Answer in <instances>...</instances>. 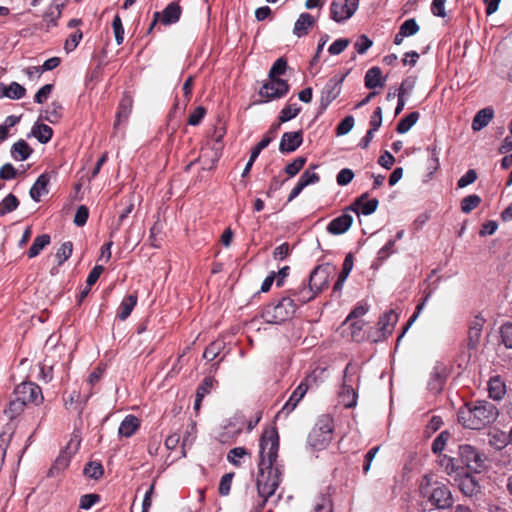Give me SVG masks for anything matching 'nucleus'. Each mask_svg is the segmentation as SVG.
<instances>
[{"instance_id": "nucleus-17", "label": "nucleus", "mask_w": 512, "mask_h": 512, "mask_svg": "<svg viewBox=\"0 0 512 512\" xmlns=\"http://www.w3.org/2000/svg\"><path fill=\"white\" fill-rule=\"evenodd\" d=\"M352 211L347 207L343 213L334 218L327 226V231L332 235H341L349 230L353 223Z\"/></svg>"}, {"instance_id": "nucleus-45", "label": "nucleus", "mask_w": 512, "mask_h": 512, "mask_svg": "<svg viewBox=\"0 0 512 512\" xmlns=\"http://www.w3.org/2000/svg\"><path fill=\"white\" fill-rule=\"evenodd\" d=\"M481 203V197L476 194H471L464 197L461 201V210L463 213L468 214Z\"/></svg>"}, {"instance_id": "nucleus-10", "label": "nucleus", "mask_w": 512, "mask_h": 512, "mask_svg": "<svg viewBox=\"0 0 512 512\" xmlns=\"http://www.w3.org/2000/svg\"><path fill=\"white\" fill-rule=\"evenodd\" d=\"M289 91L287 81L280 78H268L259 90V95L266 98L265 102L284 97Z\"/></svg>"}, {"instance_id": "nucleus-50", "label": "nucleus", "mask_w": 512, "mask_h": 512, "mask_svg": "<svg viewBox=\"0 0 512 512\" xmlns=\"http://www.w3.org/2000/svg\"><path fill=\"white\" fill-rule=\"evenodd\" d=\"M73 244L70 241L64 242L56 252L58 264H63L72 254Z\"/></svg>"}, {"instance_id": "nucleus-3", "label": "nucleus", "mask_w": 512, "mask_h": 512, "mask_svg": "<svg viewBox=\"0 0 512 512\" xmlns=\"http://www.w3.org/2000/svg\"><path fill=\"white\" fill-rule=\"evenodd\" d=\"M297 310V305L290 296L266 305L261 313L262 319L269 324H282L290 320Z\"/></svg>"}, {"instance_id": "nucleus-29", "label": "nucleus", "mask_w": 512, "mask_h": 512, "mask_svg": "<svg viewBox=\"0 0 512 512\" xmlns=\"http://www.w3.org/2000/svg\"><path fill=\"white\" fill-rule=\"evenodd\" d=\"M33 150L30 148L25 140H19L13 144L11 148V156L17 161H25L32 154Z\"/></svg>"}, {"instance_id": "nucleus-31", "label": "nucleus", "mask_w": 512, "mask_h": 512, "mask_svg": "<svg viewBox=\"0 0 512 512\" xmlns=\"http://www.w3.org/2000/svg\"><path fill=\"white\" fill-rule=\"evenodd\" d=\"M445 383V375L443 370L436 366L430 374V379L428 382V388L430 391L434 393H438L442 390L443 385Z\"/></svg>"}, {"instance_id": "nucleus-57", "label": "nucleus", "mask_w": 512, "mask_h": 512, "mask_svg": "<svg viewBox=\"0 0 512 512\" xmlns=\"http://www.w3.org/2000/svg\"><path fill=\"white\" fill-rule=\"evenodd\" d=\"M89 217V210L86 206L81 205L77 208L74 216V224L78 227H82L86 224Z\"/></svg>"}, {"instance_id": "nucleus-53", "label": "nucleus", "mask_w": 512, "mask_h": 512, "mask_svg": "<svg viewBox=\"0 0 512 512\" xmlns=\"http://www.w3.org/2000/svg\"><path fill=\"white\" fill-rule=\"evenodd\" d=\"M247 455V451L243 447H235L228 452L227 459L234 466L239 467L241 465L240 459Z\"/></svg>"}, {"instance_id": "nucleus-55", "label": "nucleus", "mask_w": 512, "mask_h": 512, "mask_svg": "<svg viewBox=\"0 0 512 512\" xmlns=\"http://www.w3.org/2000/svg\"><path fill=\"white\" fill-rule=\"evenodd\" d=\"M233 477H234V473H227L221 477L220 483H219V488H218L219 494L221 496L229 495Z\"/></svg>"}, {"instance_id": "nucleus-1", "label": "nucleus", "mask_w": 512, "mask_h": 512, "mask_svg": "<svg viewBox=\"0 0 512 512\" xmlns=\"http://www.w3.org/2000/svg\"><path fill=\"white\" fill-rule=\"evenodd\" d=\"M260 461L258 465L257 490L266 501L277 490L282 469L277 464L279 436L275 428L265 430L260 438Z\"/></svg>"}, {"instance_id": "nucleus-14", "label": "nucleus", "mask_w": 512, "mask_h": 512, "mask_svg": "<svg viewBox=\"0 0 512 512\" xmlns=\"http://www.w3.org/2000/svg\"><path fill=\"white\" fill-rule=\"evenodd\" d=\"M181 16V7L176 2L168 4L162 12H155L153 15V21L149 27V32L155 27L158 21L164 25H170L176 23Z\"/></svg>"}, {"instance_id": "nucleus-24", "label": "nucleus", "mask_w": 512, "mask_h": 512, "mask_svg": "<svg viewBox=\"0 0 512 512\" xmlns=\"http://www.w3.org/2000/svg\"><path fill=\"white\" fill-rule=\"evenodd\" d=\"M49 181H50V177L46 173L41 174L37 178L36 182L31 187L30 192H29L30 193V197L34 201L39 202L40 199H41V196L48 193L47 186L49 184Z\"/></svg>"}, {"instance_id": "nucleus-35", "label": "nucleus", "mask_w": 512, "mask_h": 512, "mask_svg": "<svg viewBox=\"0 0 512 512\" xmlns=\"http://www.w3.org/2000/svg\"><path fill=\"white\" fill-rule=\"evenodd\" d=\"M214 379L212 377H205L203 382L198 386L196 390V398L194 403V408L198 410L200 408V404L202 399L210 393L213 387Z\"/></svg>"}, {"instance_id": "nucleus-8", "label": "nucleus", "mask_w": 512, "mask_h": 512, "mask_svg": "<svg viewBox=\"0 0 512 512\" xmlns=\"http://www.w3.org/2000/svg\"><path fill=\"white\" fill-rule=\"evenodd\" d=\"M336 271V267L328 263L316 266L310 273L308 282L318 294L329 285V278Z\"/></svg>"}, {"instance_id": "nucleus-64", "label": "nucleus", "mask_w": 512, "mask_h": 512, "mask_svg": "<svg viewBox=\"0 0 512 512\" xmlns=\"http://www.w3.org/2000/svg\"><path fill=\"white\" fill-rule=\"evenodd\" d=\"M477 179V173L474 169H469L457 182L458 188H465L474 183Z\"/></svg>"}, {"instance_id": "nucleus-18", "label": "nucleus", "mask_w": 512, "mask_h": 512, "mask_svg": "<svg viewBox=\"0 0 512 512\" xmlns=\"http://www.w3.org/2000/svg\"><path fill=\"white\" fill-rule=\"evenodd\" d=\"M378 205L379 201L376 198L369 199L368 193H364L349 206V209L357 215L368 216L376 211Z\"/></svg>"}, {"instance_id": "nucleus-51", "label": "nucleus", "mask_w": 512, "mask_h": 512, "mask_svg": "<svg viewBox=\"0 0 512 512\" xmlns=\"http://www.w3.org/2000/svg\"><path fill=\"white\" fill-rule=\"evenodd\" d=\"M502 343L506 348L512 349V322H506L500 327Z\"/></svg>"}, {"instance_id": "nucleus-54", "label": "nucleus", "mask_w": 512, "mask_h": 512, "mask_svg": "<svg viewBox=\"0 0 512 512\" xmlns=\"http://www.w3.org/2000/svg\"><path fill=\"white\" fill-rule=\"evenodd\" d=\"M354 122L353 116H346L336 127V135L343 136L348 134L352 130Z\"/></svg>"}, {"instance_id": "nucleus-36", "label": "nucleus", "mask_w": 512, "mask_h": 512, "mask_svg": "<svg viewBox=\"0 0 512 512\" xmlns=\"http://www.w3.org/2000/svg\"><path fill=\"white\" fill-rule=\"evenodd\" d=\"M50 236L48 234H42L37 236L31 247L29 248L27 255L29 258H34L40 254V252L50 243Z\"/></svg>"}, {"instance_id": "nucleus-20", "label": "nucleus", "mask_w": 512, "mask_h": 512, "mask_svg": "<svg viewBox=\"0 0 512 512\" xmlns=\"http://www.w3.org/2000/svg\"><path fill=\"white\" fill-rule=\"evenodd\" d=\"M315 24V18L307 13H301L296 20L293 28V34L301 38L308 34L309 29Z\"/></svg>"}, {"instance_id": "nucleus-4", "label": "nucleus", "mask_w": 512, "mask_h": 512, "mask_svg": "<svg viewBox=\"0 0 512 512\" xmlns=\"http://www.w3.org/2000/svg\"><path fill=\"white\" fill-rule=\"evenodd\" d=\"M333 438L332 420L324 416L318 420L308 436L309 445L316 450L325 449Z\"/></svg>"}, {"instance_id": "nucleus-60", "label": "nucleus", "mask_w": 512, "mask_h": 512, "mask_svg": "<svg viewBox=\"0 0 512 512\" xmlns=\"http://www.w3.org/2000/svg\"><path fill=\"white\" fill-rule=\"evenodd\" d=\"M354 178V173L349 168H344L339 171L336 176V182L339 186L348 185Z\"/></svg>"}, {"instance_id": "nucleus-7", "label": "nucleus", "mask_w": 512, "mask_h": 512, "mask_svg": "<svg viewBox=\"0 0 512 512\" xmlns=\"http://www.w3.org/2000/svg\"><path fill=\"white\" fill-rule=\"evenodd\" d=\"M359 6V0H332L330 5V18L343 23L350 19Z\"/></svg>"}, {"instance_id": "nucleus-26", "label": "nucleus", "mask_w": 512, "mask_h": 512, "mask_svg": "<svg viewBox=\"0 0 512 512\" xmlns=\"http://www.w3.org/2000/svg\"><path fill=\"white\" fill-rule=\"evenodd\" d=\"M494 111L492 108H483L479 110L472 120V129L474 131H480L485 128L490 121L493 119Z\"/></svg>"}, {"instance_id": "nucleus-47", "label": "nucleus", "mask_w": 512, "mask_h": 512, "mask_svg": "<svg viewBox=\"0 0 512 512\" xmlns=\"http://www.w3.org/2000/svg\"><path fill=\"white\" fill-rule=\"evenodd\" d=\"M420 27L417 24L416 20L414 18H410L405 20L400 28L399 31L404 35L405 37H410L415 35L419 31Z\"/></svg>"}, {"instance_id": "nucleus-13", "label": "nucleus", "mask_w": 512, "mask_h": 512, "mask_svg": "<svg viewBox=\"0 0 512 512\" xmlns=\"http://www.w3.org/2000/svg\"><path fill=\"white\" fill-rule=\"evenodd\" d=\"M351 369H353V366L351 363H349L345 370H344V379H343V385L342 389L339 393V399L340 402L346 407V408H353L357 404V393L350 384L351 382V375L349 374Z\"/></svg>"}, {"instance_id": "nucleus-28", "label": "nucleus", "mask_w": 512, "mask_h": 512, "mask_svg": "<svg viewBox=\"0 0 512 512\" xmlns=\"http://www.w3.org/2000/svg\"><path fill=\"white\" fill-rule=\"evenodd\" d=\"M489 397L494 400H501L506 393L505 383L499 376L492 377L488 382Z\"/></svg>"}, {"instance_id": "nucleus-19", "label": "nucleus", "mask_w": 512, "mask_h": 512, "mask_svg": "<svg viewBox=\"0 0 512 512\" xmlns=\"http://www.w3.org/2000/svg\"><path fill=\"white\" fill-rule=\"evenodd\" d=\"M303 142L302 130L285 132L279 144V151L281 153H292L296 151Z\"/></svg>"}, {"instance_id": "nucleus-21", "label": "nucleus", "mask_w": 512, "mask_h": 512, "mask_svg": "<svg viewBox=\"0 0 512 512\" xmlns=\"http://www.w3.org/2000/svg\"><path fill=\"white\" fill-rule=\"evenodd\" d=\"M385 81L386 78L382 76V71L377 66L368 69L364 77L365 87L368 89L382 88Z\"/></svg>"}, {"instance_id": "nucleus-30", "label": "nucleus", "mask_w": 512, "mask_h": 512, "mask_svg": "<svg viewBox=\"0 0 512 512\" xmlns=\"http://www.w3.org/2000/svg\"><path fill=\"white\" fill-rule=\"evenodd\" d=\"M458 486L461 492L466 496H473L480 488L476 479L469 474H464L460 478Z\"/></svg>"}, {"instance_id": "nucleus-16", "label": "nucleus", "mask_w": 512, "mask_h": 512, "mask_svg": "<svg viewBox=\"0 0 512 512\" xmlns=\"http://www.w3.org/2000/svg\"><path fill=\"white\" fill-rule=\"evenodd\" d=\"M485 323L486 320L481 314H477L469 320L467 343L469 349H476L478 347Z\"/></svg>"}, {"instance_id": "nucleus-23", "label": "nucleus", "mask_w": 512, "mask_h": 512, "mask_svg": "<svg viewBox=\"0 0 512 512\" xmlns=\"http://www.w3.org/2000/svg\"><path fill=\"white\" fill-rule=\"evenodd\" d=\"M25 88L17 82H12L10 85H5L0 82V99L7 97L9 99H21L25 96Z\"/></svg>"}, {"instance_id": "nucleus-34", "label": "nucleus", "mask_w": 512, "mask_h": 512, "mask_svg": "<svg viewBox=\"0 0 512 512\" xmlns=\"http://www.w3.org/2000/svg\"><path fill=\"white\" fill-rule=\"evenodd\" d=\"M136 303H137L136 295L130 294L127 297H125L119 306L118 318L120 320L127 319L130 316L132 310L134 309Z\"/></svg>"}, {"instance_id": "nucleus-2", "label": "nucleus", "mask_w": 512, "mask_h": 512, "mask_svg": "<svg viewBox=\"0 0 512 512\" xmlns=\"http://www.w3.org/2000/svg\"><path fill=\"white\" fill-rule=\"evenodd\" d=\"M499 416L498 408L486 400L466 403L458 411V421L465 428L480 430L492 424Z\"/></svg>"}, {"instance_id": "nucleus-63", "label": "nucleus", "mask_w": 512, "mask_h": 512, "mask_svg": "<svg viewBox=\"0 0 512 512\" xmlns=\"http://www.w3.org/2000/svg\"><path fill=\"white\" fill-rule=\"evenodd\" d=\"M53 90L52 84H45L35 94L34 101L38 104L44 103Z\"/></svg>"}, {"instance_id": "nucleus-38", "label": "nucleus", "mask_w": 512, "mask_h": 512, "mask_svg": "<svg viewBox=\"0 0 512 512\" xmlns=\"http://www.w3.org/2000/svg\"><path fill=\"white\" fill-rule=\"evenodd\" d=\"M131 100L129 98H125L123 99L120 104H119V107H118V111H117V114H116V120H115V123H114V129L116 130L120 124L122 123V121H126L128 119V116L130 114V111H131Z\"/></svg>"}, {"instance_id": "nucleus-9", "label": "nucleus", "mask_w": 512, "mask_h": 512, "mask_svg": "<svg viewBox=\"0 0 512 512\" xmlns=\"http://www.w3.org/2000/svg\"><path fill=\"white\" fill-rule=\"evenodd\" d=\"M344 77L334 76L330 78L320 94L319 114L323 113L330 103L341 93Z\"/></svg>"}, {"instance_id": "nucleus-42", "label": "nucleus", "mask_w": 512, "mask_h": 512, "mask_svg": "<svg viewBox=\"0 0 512 512\" xmlns=\"http://www.w3.org/2000/svg\"><path fill=\"white\" fill-rule=\"evenodd\" d=\"M83 473L91 479H99L104 473L103 466L100 462L91 461L84 467Z\"/></svg>"}, {"instance_id": "nucleus-32", "label": "nucleus", "mask_w": 512, "mask_h": 512, "mask_svg": "<svg viewBox=\"0 0 512 512\" xmlns=\"http://www.w3.org/2000/svg\"><path fill=\"white\" fill-rule=\"evenodd\" d=\"M31 135L37 138L40 143L46 144L51 140L53 136V130L46 124L36 123L31 129Z\"/></svg>"}, {"instance_id": "nucleus-40", "label": "nucleus", "mask_w": 512, "mask_h": 512, "mask_svg": "<svg viewBox=\"0 0 512 512\" xmlns=\"http://www.w3.org/2000/svg\"><path fill=\"white\" fill-rule=\"evenodd\" d=\"M419 119V113L418 112H411L406 117L402 118L396 127V131L400 134H404L408 132L413 125L416 124V122Z\"/></svg>"}, {"instance_id": "nucleus-37", "label": "nucleus", "mask_w": 512, "mask_h": 512, "mask_svg": "<svg viewBox=\"0 0 512 512\" xmlns=\"http://www.w3.org/2000/svg\"><path fill=\"white\" fill-rule=\"evenodd\" d=\"M439 463L442 468H444L445 472L448 475L455 474L456 476H460V466L458 465V460L455 458L449 457L447 455H440L439 456Z\"/></svg>"}, {"instance_id": "nucleus-46", "label": "nucleus", "mask_w": 512, "mask_h": 512, "mask_svg": "<svg viewBox=\"0 0 512 512\" xmlns=\"http://www.w3.org/2000/svg\"><path fill=\"white\" fill-rule=\"evenodd\" d=\"M450 433L447 430L442 431L433 441L432 443V451L435 454H440L447 444V441L450 438Z\"/></svg>"}, {"instance_id": "nucleus-43", "label": "nucleus", "mask_w": 512, "mask_h": 512, "mask_svg": "<svg viewBox=\"0 0 512 512\" xmlns=\"http://www.w3.org/2000/svg\"><path fill=\"white\" fill-rule=\"evenodd\" d=\"M312 512H332V501L329 495H319L314 503Z\"/></svg>"}, {"instance_id": "nucleus-58", "label": "nucleus", "mask_w": 512, "mask_h": 512, "mask_svg": "<svg viewBox=\"0 0 512 512\" xmlns=\"http://www.w3.org/2000/svg\"><path fill=\"white\" fill-rule=\"evenodd\" d=\"M372 45V40L363 34L358 37L357 41L354 44V48L358 54H365Z\"/></svg>"}, {"instance_id": "nucleus-59", "label": "nucleus", "mask_w": 512, "mask_h": 512, "mask_svg": "<svg viewBox=\"0 0 512 512\" xmlns=\"http://www.w3.org/2000/svg\"><path fill=\"white\" fill-rule=\"evenodd\" d=\"M100 496L98 494H85L81 496L79 506L81 509L88 510L99 502Z\"/></svg>"}, {"instance_id": "nucleus-48", "label": "nucleus", "mask_w": 512, "mask_h": 512, "mask_svg": "<svg viewBox=\"0 0 512 512\" xmlns=\"http://www.w3.org/2000/svg\"><path fill=\"white\" fill-rule=\"evenodd\" d=\"M287 69V61L284 58H278L270 68L268 78H279L285 74Z\"/></svg>"}, {"instance_id": "nucleus-6", "label": "nucleus", "mask_w": 512, "mask_h": 512, "mask_svg": "<svg viewBox=\"0 0 512 512\" xmlns=\"http://www.w3.org/2000/svg\"><path fill=\"white\" fill-rule=\"evenodd\" d=\"M317 386V375L315 372L308 374L294 389L279 414L289 415L304 398L308 390Z\"/></svg>"}, {"instance_id": "nucleus-44", "label": "nucleus", "mask_w": 512, "mask_h": 512, "mask_svg": "<svg viewBox=\"0 0 512 512\" xmlns=\"http://www.w3.org/2000/svg\"><path fill=\"white\" fill-rule=\"evenodd\" d=\"M300 111L301 107H299L296 103L286 105L280 112V123H285L294 119L300 113Z\"/></svg>"}, {"instance_id": "nucleus-56", "label": "nucleus", "mask_w": 512, "mask_h": 512, "mask_svg": "<svg viewBox=\"0 0 512 512\" xmlns=\"http://www.w3.org/2000/svg\"><path fill=\"white\" fill-rule=\"evenodd\" d=\"M349 43L350 41L346 38L337 39L329 46L328 52L331 55H339L348 47Z\"/></svg>"}, {"instance_id": "nucleus-61", "label": "nucleus", "mask_w": 512, "mask_h": 512, "mask_svg": "<svg viewBox=\"0 0 512 512\" xmlns=\"http://www.w3.org/2000/svg\"><path fill=\"white\" fill-rule=\"evenodd\" d=\"M206 114V109L202 106L196 107L188 117V124L191 126H197L200 124Z\"/></svg>"}, {"instance_id": "nucleus-33", "label": "nucleus", "mask_w": 512, "mask_h": 512, "mask_svg": "<svg viewBox=\"0 0 512 512\" xmlns=\"http://www.w3.org/2000/svg\"><path fill=\"white\" fill-rule=\"evenodd\" d=\"M25 406L26 405L23 400L18 396H15L9 401L7 408L4 409V414L12 421L24 411Z\"/></svg>"}, {"instance_id": "nucleus-27", "label": "nucleus", "mask_w": 512, "mask_h": 512, "mask_svg": "<svg viewBox=\"0 0 512 512\" xmlns=\"http://www.w3.org/2000/svg\"><path fill=\"white\" fill-rule=\"evenodd\" d=\"M291 294L302 304L313 300L318 295L309 282L308 284L302 283L300 287L292 290Z\"/></svg>"}, {"instance_id": "nucleus-49", "label": "nucleus", "mask_w": 512, "mask_h": 512, "mask_svg": "<svg viewBox=\"0 0 512 512\" xmlns=\"http://www.w3.org/2000/svg\"><path fill=\"white\" fill-rule=\"evenodd\" d=\"M112 28L114 32V37L118 45H121L124 41V27L122 24V20L118 14H116L112 21Z\"/></svg>"}, {"instance_id": "nucleus-12", "label": "nucleus", "mask_w": 512, "mask_h": 512, "mask_svg": "<svg viewBox=\"0 0 512 512\" xmlns=\"http://www.w3.org/2000/svg\"><path fill=\"white\" fill-rule=\"evenodd\" d=\"M14 395L23 400L25 405L34 403L36 405L42 403L43 394L41 388L32 382H23L19 384L14 391Z\"/></svg>"}, {"instance_id": "nucleus-15", "label": "nucleus", "mask_w": 512, "mask_h": 512, "mask_svg": "<svg viewBox=\"0 0 512 512\" xmlns=\"http://www.w3.org/2000/svg\"><path fill=\"white\" fill-rule=\"evenodd\" d=\"M398 321V314L394 310L385 312L378 321V333L377 337H373L374 342H378L382 339H386L392 334L395 324Z\"/></svg>"}, {"instance_id": "nucleus-11", "label": "nucleus", "mask_w": 512, "mask_h": 512, "mask_svg": "<svg viewBox=\"0 0 512 512\" xmlns=\"http://www.w3.org/2000/svg\"><path fill=\"white\" fill-rule=\"evenodd\" d=\"M460 461L470 470L479 472L483 467L482 454L473 446L463 444L459 446Z\"/></svg>"}, {"instance_id": "nucleus-41", "label": "nucleus", "mask_w": 512, "mask_h": 512, "mask_svg": "<svg viewBox=\"0 0 512 512\" xmlns=\"http://www.w3.org/2000/svg\"><path fill=\"white\" fill-rule=\"evenodd\" d=\"M18 206L19 201L17 197L14 194L10 193L0 203V215L4 216L7 213L16 210Z\"/></svg>"}, {"instance_id": "nucleus-62", "label": "nucleus", "mask_w": 512, "mask_h": 512, "mask_svg": "<svg viewBox=\"0 0 512 512\" xmlns=\"http://www.w3.org/2000/svg\"><path fill=\"white\" fill-rule=\"evenodd\" d=\"M417 78L415 76H408L406 77L399 88L398 95L405 96L406 94H409L416 85Z\"/></svg>"}, {"instance_id": "nucleus-22", "label": "nucleus", "mask_w": 512, "mask_h": 512, "mask_svg": "<svg viewBox=\"0 0 512 512\" xmlns=\"http://www.w3.org/2000/svg\"><path fill=\"white\" fill-rule=\"evenodd\" d=\"M139 427L140 420L136 416L129 414L121 421L118 428V434L121 437L129 438L139 429Z\"/></svg>"}, {"instance_id": "nucleus-39", "label": "nucleus", "mask_w": 512, "mask_h": 512, "mask_svg": "<svg viewBox=\"0 0 512 512\" xmlns=\"http://www.w3.org/2000/svg\"><path fill=\"white\" fill-rule=\"evenodd\" d=\"M62 110L63 108L60 103L52 102L45 110L43 119L52 124L57 123L62 117Z\"/></svg>"}, {"instance_id": "nucleus-25", "label": "nucleus", "mask_w": 512, "mask_h": 512, "mask_svg": "<svg viewBox=\"0 0 512 512\" xmlns=\"http://www.w3.org/2000/svg\"><path fill=\"white\" fill-rule=\"evenodd\" d=\"M353 265H354L353 255L351 253H348L344 259L342 270L338 276V279L333 286L334 292H341L346 279L348 278L350 272L353 269Z\"/></svg>"}, {"instance_id": "nucleus-52", "label": "nucleus", "mask_w": 512, "mask_h": 512, "mask_svg": "<svg viewBox=\"0 0 512 512\" xmlns=\"http://www.w3.org/2000/svg\"><path fill=\"white\" fill-rule=\"evenodd\" d=\"M305 163V157H297L291 163L286 165L285 173H287L289 177H293L299 173V171L304 167Z\"/></svg>"}, {"instance_id": "nucleus-5", "label": "nucleus", "mask_w": 512, "mask_h": 512, "mask_svg": "<svg viewBox=\"0 0 512 512\" xmlns=\"http://www.w3.org/2000/svg\"><path fill=\"white\" fill-rule=\"evenodd\" d=\"M421 491L429 502L438 509H446L453 504L452 493L445 484L435 482L423 487Z\"/></svg>"}]
</instances>
